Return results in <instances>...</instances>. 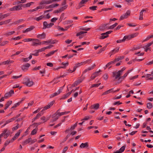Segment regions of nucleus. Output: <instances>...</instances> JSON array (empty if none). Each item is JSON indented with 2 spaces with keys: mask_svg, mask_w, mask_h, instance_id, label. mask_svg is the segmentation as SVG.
Wrapping results in <instances>:
<instances>
[{
  "mask_svg": "<svg viewBox=\"0 0 153 153\" xmlns=\"http://www.w3.org/2000/svg\"><path fill=\"white\" fill-rule=\"evenodd\" d=\"M68 5H65L63 7H62L59 8V9L61 11H63L64 10L66 9L67 7H68Z\"/></svg>",
  "mask_w": 153,
  "mask_h": 153,
  "instance_id": "obj_47",
  "label": "nucleus"
},
{
  "mask_svg": "<svg viewBox=\"0 0 153 153\" xmlns=\"http://www.w3.org/2000/svg\"><path fill=\"white\" fill-rule=\"evenodd\" d=\"M60 109H59L58 110H57L56 113H55V114H56V115H58V116H59H59H61L62 115H63L65 114H67L70 112V111H65L63 112H60L59 113V111Z\"/></svg>",
  "mask_w": 153,
  "mask_h": 153,
  "instance_id": "obj_9",
  "label": "nucleus"
},
{
  "mask_svg": "<svg viewBox=\"0 0 153 153\" xmlns=\"http://www.w3.org/2000/svg\"><path fill=\"white\" fill-rule=\"evenodd\" d=\"M8 130L7 129H5L3 132L0 134V135H2V136H3L6 133V132H7Z\"/></svg>",
  "mask_w": 153,
  "mask_h": 153,
  "instance_id": "obj_64",
  "label": "nucleus"
},
{
  "mask_svg": "<svg viewBox=\"0 0 153 153\" xmlns=\"http://www.w3.org/2000/svg\"><path fill=\"white\" fill-rule=\"evenodd\" d=\"M57 28L59 30H62L64 31H65L67 30V29H64L63 27H62L59 26H58Z\"/></svg>",
  "mask_w": 153,
  "mask_h": 153,
  "instance_id": "obj_52",
  "label": "nucleus"
},
{
  "mask_svg": "<svg viewBox=\"0 0 153 153\" xmlns=\"http://www.w3.org/2000/svg\"><path fill=\"white\" fill-rule=\"evenodd\" d=\"M99 103H96L92 105L90 107V108L91 109H94L95 110H97L99 108Z\"/></svg>",
  "mask_w": 153,
  "mask_h": 153,
  "instance_id": "obj_15",
  "label": "nucleus"
},
{
  "mask_svg": "<svg viewBox=\"0 0 153 153\" xmlns=\"http://www.w3.org/2000/svg\"><path fill=\"white\" fill-rule=\"evenodd\" d=\"M45 17L44 16L42 15H41V16H39V17H38L37 18H35L34 19L36 20L37 21H39V20H42V19H43V18H44Z\"/></svg>",
  "mask_w": 153,
  "mask_h": 153,
  "instance_id": "obj_28",
  "label": "nucleus"
},
{
  "mask_svg": "<svg viewBox=\"0 0 153 153\" xmlns=\"http://www.w3.org/2000/svg\"><path fill=\"white\" fill-rule=\"evenodd\" d=\"M23 83L27 86L30 87L33 84V81H30V79L27 78H25L24 79Z\"/></svg>",
  "mask_w": 153,
  "mask_h": 153,
  "instance_id": "obj_2",
  "label": "nucleus"
},
{
  "mask_svg": "<svg viewBox=\"0 0 153 153\" xmlns=\"http://www.w3.org/2000/svg\"><path fill=\"white\" fill-rule=\"evenodd\" d=\"M21 103V101H20L18 102L15 103L14 105L11 108V109L12 110L14 108H16Z\"/></svg>",
  "mask_w": 153,
  "mask_h": 153,
  "instance_id": "obj_29",
  "label": "nucleus"
},
{
  "mask_svg": "<svg viewBox=\"0 0 153 153\" xmlns=\"http://www.w3.org/2000/svg\"><path fill=\"white\" fill-rule=\"evenodd\" d=\"M12 101L11 100L8 101L5 105V107L4 109H7L9 106L12 104Z\"/></svg>",
  "mask_w": 153,
  "mask_h": 153,
  "instance_id": "obj_26",
  "label": "nucleus"
},
{
  "mask_svg": "<svg viewBox=\"0 0 153 153\" xmlns=\"http://www.w3.org/2000/svg\"><path fill=\"white\" fill-rule=\"evenodd\" d=\"M15 33L14 31L9 32L6 33V35L8 36H10Z\"/></svg>",
  "mask_w": 153,
  "mask_h": 153,
  "instance_id": "obj_57",
  "label": "nucleus"
},
{
  "mask_svg": "<svg viewBox=\"0 0 153 153\" xmlns=\"http://www.w3.org/2000/svg\"><path fill=\"white\" fill-rule=\"evenodd\" d=\"M87 33V32L81 31L79 33H77L76 34V36H80L81 35H82V34H83L84 33Z\"/></svg>",
  "mask_w": 153,
  "mask_h": 153,
  "instance_id": "obj_45",
  "label": "nucleus"
},
{
  "mask_svg": "<svg viewBox=\"0 0 153 153\" xmlns=\"http://www.w3.org/2000/svg\"><path fill=\"white\" fill-rule=\"evenodd\" d=\"M97 8V6H93L90 7H89V9L92 10L94 11L96 10V8Z\"/></svg>",
  "mask_w": 153,
  "mask_h": 153,
  "instance_id": "obj_48",
  "label": "nucleus"
},
{
  "mask_svg": "<svg viewBox=\"0 0 153 153\" xmlns=\"http://www.w3.org/2000/svg\"><path fill=\"white\" fill-rule=\"evenodd\" d=\"M22 7H21V6L19 5L17 6H15L10 9V10L12 11H18L22 10Z\"/></svg>",
  "mask_w": 153,
  "mask_h": 153,
  "instance_id": "obj_7",
  "label": "nucleus"
},
{
  "mask_svg": "<svg viewBox=\"0 0 153 153\" xmlns=\"http://www.w3.org/2000/svg\"><path fill=\"white\" fill-rule=\"evenodd\" d=\"M112 32V31L109 30L107 31L105 33H103L101 34V36L100 38V39H104L108 37V34H110Z\"/></svg>",
  "mask_w": 153,
  "mask_h": 153,
  "instance_id": "obj_3",
  "label": "nucleus"
},
{
  "mask_svg": "<svg viewBox=\"0 0 153 153\" xmlns=\"http://www.w3.org/2000/svg\"><path fill=\"white\" fill-rule=\"evenodd\" d=\"M90 0H82L79 4V6L80 7H81L84 6L83 4H85L86 2H88Z\"/></svg>",
  "mask_w": 153,
  "mask_h": 153,
  "instance_id": "obj_20",
  "label": "nucleus"
},
{
  "mask_svg": "<svg viewBox=\"0 0 153 153\" xmlns=\"http://www.w3.org/2000/svg\"><path fill=\"white\" fill-rule=\"evenodd\" d=\"M32 42V45L33 46H37L38 45H41L42 43L39 40L38 42Z\"/></svg>",
  "mask_w": 153,
  "mask_h": 153,
  "instance_id": "obj_27",
  "label": "nucleus"
},
{
  "mask_svg": "<svg viewBox=\"0 0 153 153\" xmlns=\"http://www.w3.org/2000/svg\"><path fill=\"white\" fill-rule=\"evenodd\" d=\"M101 71L100 70H99V71H96L91 76V78L92 79H94L95 78L99 75L98 74L99 72Z\"/></svg>",
  "mask_w": 153,
  "mask_h": 153,
  "instance_id": "obj_11",
  "label": "nucleus"
},
{
  "mask_svg": "<svg viewBox=\"0 0 153 153\" xmlns=\"http://www.w3.org/2000/svg\"><path fill=\"white\" fill-rule=\"evenodd\" d=\"M96 66L95 64H94L92 66L88 67V68L86 69L83 72V74H85L88 71L93 69Z\"/></svg>",
  "mask_w": 153,
  "mask_h": 153,
  "instance_id": "obj_12",
  "label": "nucleus"
},
{
  "mask_svg": "<svg viewBox=\"0 0 153 153\" xmlns=\"http://www.w3.org/2000/svg\"><path fill=\"white\" fill-rule=\"evenodd\" d=\"M34 52H36L35 53H33L31 55H33L35 56H39V52L37 50H35V51H34Z\"/></svg>",
  "mask_w": 153,
  "mask_h": 153,
  "instance_id": "obj_51",
  "label": "nucleus"
},
{
  "mask_svg": "<svg viewBox=\"0 0 153 153\" xmlns=\"http://www.w3.org/2000/svg\"><path fill=\"white\" fill-rule=\"evenodd\" d=\"M113 73V77H115V79H118V80H120V79H119V78L120 77V75L119 74L118 72H114L112 73Z\"/></svg>",
  "mask_w": 153,
  "mask_h": 153,
  "instance_id": "obj_13",
  "label": "nucleus"
},
{
  "mask_svg": "<svg viewBox=\"0 0 153 153\" xmlns=\"http://www.w3.org/2000/svg\"><path fill=\"white\" fill-rule=\"evenodd\" d=\"M11 142V140H7V141H6L4 144V146H7Z\"/></svg>",
  "mask_w": 153,
  "mask_h": 153,
  "instance_id": "obj_55",
  "label": "nucleus"
},
{
  "mask_svg": "<svg viewBox=\"0 0 153 153\" xmlns=\"http://www.w3.org/2000/svg\"><path fill=\"white\" fill-rule=\"evenodd\" d=\"M14 120V118H13L6 121L5 123L7 124L11 122Z\"/></svg>",
  "mask_w": 153,
  "mask_h": 153,
  "instance_id": "obj_43",
  "label": "nucleus"
},
{
  "mask_svg": "<svg viewBox=\"0 0 153 153\" xmlns=\"http://www.w3.org/2000/svg\"><path fill=\"white\" fill-rule=\"evenodd\" d=\"M45 37L46 34L44 32H43L41 34H39L37 36V37L39 39H44L45 38Z\"/></svg>",
  "mask_w": 153,
  "mask_h": 153,
  "instance_id": "obj_17",
  "label": "nucleus"
},
{
  "mask_svg": "<svg viewBox=\"0 0 153 153\" xmlns=\"http://www.w3.org/2000/svg\"><path fill=\"white\" fill-rule=\"evenodd\" d=\"M146 10L145 9L142 10L140 12L139 19L140 20H143V12L146 11Z\"/></svg>",
  "mask_w": 153,
  "mask_h": 153,
  "instance_id": "obj_21",
  "label": "nucleus"
},
{
  "mask_svg": "<svg viewBox=\"0 0 153 153\" xmlns=\"http://www.w3.org/2000/svg\"><path fill=\"white\" fill-rule=\"evenodd\" d=\"M9 62L8 60H7V61H4L3 62H2L0 64V65H1L2 64H4V65H6V64H9Z\"/></svg>",
  "mask_w": 153,
  "mask_h": 153,
  "instance_id": "obj_61",
  "label": "nucleus"
},
{
  "mask_svg": "<svg viewBox=\"0 0 153 153\" xmlns=\"http://www.w3.org/2000/svg\"><path fill=\"white\" fill-rule=\"evenodd\" d=\"M14 94V92L13 90H11L9 92L5 94L4 95V98L5 99L8 98V97H11L12 94Z\"/></svg>",
  "mask_w": 153,
  "mask_h": 153,
  "instance_id": "obj_8",
  "label": "nucleus"
},
{
  "mask_svg": "<svg viewBox=\"0 0 153 153\" xmlns=\"http://www.w3.org/2000/svg\"><path fill=\"white\" fill-rule=\"evenodd\" d=\"M51 5L52 6V8H54L55 7L58 6L59 5V4L57 3L53 4H51Z\"/></svg>",
  "mask_w": 153,
  "mask_h": 153,
  "instance_id": "obj_63",
  "label": "nucleus"
},
{
  "mask_svg": "<svg viewBox=\"0 0 153 153\" xmlns=\"http://www.w3.org/2000/svg\"><path fill=\"white\" fill-rule=\"evenodd\" d=\"M153 107L152 104L151 102H149L147 104V107L149 109L152 108Z\"/></svg>",
  "mask_w": 153,
  "mask_h": 153,
  "instance_id": "obj_35",
  "label": "nucleus"
},
{
  "mask_svg": "<svg viewBox=\"0 0 153 153\" xmlns=\"http://www.w3.org/2000/svg\"><path fill=\"white\" fill-rule=\"evenodd\" d=\"M11 20V19H9L8 20H6L4 21V24H7L8 23H9Z\"/></svg>",
  "mask_w": 153,
  "mask_h": 153,
  "instance_id": "obj_59",
  "label": "nucleus"
},
{
  "mask_svg": "<svg viewBox=\"0 0 153 153\" xmlns=\"http://www.w3.org/2000/svg\"><path fill=\"white\" fill-rule=\"evenodd\" d=\"M108 25V24H101L100 26L99 29L101 31H104L105 29L108 30V27L107 26Z\"/></svg>",
  "mask_w": 153,
  "mask_h": 153,
  "instance_id": "obj_5",
  "label": "nucleus"
},
{
  "mask_svg": "<svg viewBox=\"0 0 153 153\" xmlns=\"http://www.w3.org/2000/svg\"><path fill=\"white\" fill-rule=\"evenodd\" d=\"M59 118V116L57 115H56L51 120V122L53 123L55 121H56Z\"/></svg>",
  "mask_w": 153,
  "mask_h": 153,
  "instance_id": "obj_36",
  "label": "nucleus"
},
{
  "mask_svg": "<svg viewBox=\"0 0 153 153\" xmlns=\"http://www.w3.org/2000/svg\"><path fill=\"white\" fill-rule=\"evenodd\" d=\"M34 3L33 2H30L29 3H27L26 4V6L27 7H30L32 4Z\"/></svg>",
  "mask_w": 153,
  "mask_h": 153,
  "instance_id": "obj_62",
  "label": "nucleus"
},
{
  "mask_svg": "<svg viewBox=\"0 0 153 153\" xmlns=\"http://www.w3.org/2000/svg\"><path fill=\"white\" fill-rule=\"evenodd\" d=\"M31 140V138H29L26 140L23 141L22 143V145L23 146H24L28 143H29L30 141Z\"/></svg>",
  "mask_w": 153,
  "mask_h": 153,
  "instance_id": "obj_19",
  "label": "nucleus"
},
{
  "mask_svg": "<svg viewBox=\"0 0 153 153\" xmlns=\"http://www.w3.org/2000/svg\"><path fill=\"white\" fill-rule=\"evenodd\" d=\"M110 64L109 63H108L103 68L104 69V70H105L106 68L108 67H109L108 68V69H109L110 68H111L112 66H110Z\"/></svg>",
  "mask_w": 153,
  "mask_h": 153,
  "instance_id": "obj_50",
  "label": "nucleus"
},
{
  "mask_svg": "<svg viewBox=\"0 0 153 153\" xmlns=\"http://www.w3.org/2000/svg\"><path fill=\"white\" fill-rule=\"evenodd\" d=\"M83 65L82 62H81L80 63H77L75 65V66L74 67V71H75L76 69V68L78 67H79L80 66Z\"/></svg>",
  "mask_w": 153,
  "mask_h": 153,
  "instance_id": "obj_24",
  "label": "nucleus"
},
{
  "mask_svg": "<svg viewBox=\"0 0 153 153\" xmlns=\"http://www.w3.org/2000/svg\"><path fill=\"white\" fill-rule=\"evenodd\" d=\"M9 16V13H7L3 15H1L0 17V21H1L4 18H5Z\"/></svg>",
  "mask_w": 153,
  "mask_h": 153,
  "instance_id": "obj_30",
  "label": "nucleus"
},
{
  "mask_svg": "<svg viewBox=\"0 0 153 153\" xmlns=\"http://www.w3.org/2000/svg\"><path fill=\"white\" fill-rule=\"evenodd\" d=\"M138 33H135L130 35L131 39L137 36L138 35Z\"/></svg>",
  "mask_w": 153,
  "mask_h": 153,
  "instance_id": "obj_49",
  "label": "nucleus"
},
{
  "mask_svg": "<svg viewBox=\"0 0 153 153\" xmlns=\"http://www.w3.org/2000/svg\"><path fill=\"white\" fill-rule=\"evenodd\" d=\"M141 48V46L138 45L137 46H134L133 48L131 50V51H134L140 49Z\"/></svg>",
  "mask_w": 153,
  "mask_h": 153,
  "instance_id": "obj_42",
  "label": "nucleus"
},
{
  "mask_svg": "<svg viewBox=\"0 0 153 153\" xmlns=\"http://www.w3.org/2000/svg\"><path fill=\"white\" fill-rule=\"evenodd\" d=\"M37 128H35L32 131L31 134L33 135L36 134L37 132Z\"/></svg>",
  "mask_w": 153,
  "mask_h": 153,
  "instance_id": "obj_38",
  "label": "nucleus"
},
{
  "mask_svg": "<svg viewBox=\"0 0 153 153\" xmlns=\"http://www.w3.org/2000/svg\"><path fill=\"white\" fill-rule=\"evenodd\" d=\"M22 131V130L20 129L19 131L16 133L14 137H13V138L11 140V142H13L14 140H16L19 136L20 134V133Z\"/></svg>",
  "mask_w": 153,
  "mask_h": 153,
  "instance_id": "obj_6",
  "label": "nucleus"
},
{
  "mask_svg": "<svg viewBox=\"0 0 153 153\" xmlns=\"http://www.w3.org/2000/svg\"><path fill=\"white\" fill-rule=\"evenodd\" d=\"M62 89H59L58 91L56 92H55L54 93L51 94L50 96L51 98L55 96H56L59 94L61 92L62 90Z\"/></svg>",
  "mask_w": 153,
  "mask_h": 153,
  "instance_id": "obj_10",
  "label": "nucleus"
},
{
  "mask_svg": "<svg viewBox=\"0 0 153 153\" xmlns=\"http://www.w3.org/2000/svg\"><path fill=\"white\" fill-rule=\"evenodd\" d=\"M68 96L66 94L62 96V97L60 98V100H64L67 97H68Z\"/></svg>",
  "mask_w": 153,
  "mask_h": 153,
  "instance_id": "obj_60",
  "label": "nucleus"
},
{
  "mask_svg": "<svg viewBox=\"0 0 153 153\" xmlns=\"http://www.w3.org/2000/svg\"><path fill=\"white\" fill-rule=\"evenodd\" d=\"M30 66V64L29 63H27L25 65H23L22 67V68L23 70L25 71V70H27Z\"/></svg>",
  "mask_w": 153,
  "mask_h": 153,
  "instance_id": "obj_16",
  "label": "nucleus"
},
{
  "mask_svg": "<svg viewBox=\"0 0 153 153\" xmlns=\"http://www.w3.org/2000/svg\"><path fill=\"white\" fill-rule=\"evenodd\" d=\"M102 77L104 79L107 80L108 78V74H105L102 76Z\"/></svg>",
  "mask_w": 153,
  "mask_h": 153,
  "instance_id": "obj_58",
  "label": "nucleus"
},
{
  "mask_svg": "<svg viewBox=\"0 0 153 153\" xmlns=\"http://www.w3.org/2000/svg\"><path fill=\"white\" fill-rule=\"evenodd\" d=\"M35 27L33 26H31L30 27L27 28L25 30L23 31V33H25L27 32L30 31L34 28Z\"/></svg>",
  "mask_w": 153,
  "mask_h": 153,
  "instance_id": "obj_23",
  "label": "nucleus"
},
{
  "mask_svg": "<svg viewBox=\"0 0 153 153\" xmlns=\"http://www.w3.org/2000/svg\"><path fill=\"white\" fill-rule=\"evenodd\" d=\"M120 47H118V48H116L115 49L112 50L109 53V54H110V56H111L112 54L114 53H115L117 52H118L119 50Z\"/></svg>",
  "mask_w": 153,
  "mask_h": 153,
  "instance_id": "obj_18",
  "label": "nucleus"
},
{
  "mask_svg": "<svg viewBox=\"0 0 153 153\" xmlns=\"http://www.w3.org/2000/svg\"><path fill=\"white\" fill-rule=\"evenodd\" d=\"M21 126H19V124L18 123L17 124L16 126H15L13 127L12 128V130L13 131H15L16 130H17L19 128H20L21 127Z\"/></svg>",
  "mask_w": 153,
  "mask_h": 153,
  "instance_id": "obj_37",
  "label": "nucleus"
},
{
  "mask_svg": "<svg viewBox=\"0 0 153 153\" xmlns=\"http://www.w3.org/2000/svg\"><path fill=\"white\" fill-rule=\"evenodd\" d=\"M132 69L129 70L127 71L123 76H121L119 78V79H121V82L122 81L127 75L131 71Z\"/></svg>",
  "mask_w": 153,
  "mask_h": 153,
  "instance_id": "obj_14",
  "label": "nucleus"
},
{
  "mask_svg": "<svg viewBox=\"0 0 153 153\" xmlns=\"http://www.w3.org/2000/svg\"><path fill=\"white\" fill-rule=\"evenodd\" d=\"M88 143L86 142L85 143H82L80 146V147L81 148H83L85 147H88Z\"/></svg>",
  "mask_w": 153,
  "mask_h": 153,
  "instance_id": "obj_22",
  "label": "nucleus"
},
{
  "mask_svg": "<svg viewBox=\"0 0 153 153\" xmlns=\"http://www.w3.org/2000/svg\"><path fill=\"white\" fill-rule=\"evenodd\" d=\"M117 25L118 23H115L114 24H113V25H111L109 27H108V29H113L116 26H117Z\"/></svg>",
  "mask_w": 153,
  "mask_h": 153,
  "instance_id": "obj_32",
  "label": "nucleus"
},
{
  "mask_svg": "<svg viewBox=\"0 0 153 153\" xmlns=\"http://www.w3.org/2000/svg\"><path fill=\"white\" fill-rule=\"evenodd\" d=\"M57 51V50L55 51H53L51 52H49L48 54H47L46 55V57H48L50 56H51V55L53 54L56 52Z\"/></svg>",
  "mask_w": 153,
  "mask_h": 153,
  "instance_id": "obj_31",
  "label": "nucleus"
},
{
  "mask_svg": "<svg viewBox=\"0 0 153 153\" xmlns=\"http://www.w3.org/2000/svg\"><path fill=\"white\" fill-rule=\"evenodd\" d=\"M77 123H76L74 125L71 126L70 128L71 129V131H72L73 130H74V129H75V128L77 126Z\"/></svg>",
  "mask_w": 153,
  "mask_h": 153,
  "instance_id": "obj_56",
  "label": "nucleus"
},
{
  "mask_svg": "<svg viewBox=\"0 0 153 153\" xmlns=\"http://www.w3.org/2000/svg\"><path fill=\"white\" fill-rule=\"evenodd\" d=\"M50 3L49 0L48 1L44 0L40 2V4L41 5L48 4H50Z\"/></svg>",
  "mask_w": 153,
  "mask_h": 153,
  "instance_id": "obj_25",
  "label": "nucleus"
},
{
  "mask_svg": "<svg viewBox=\"0 0 153 153\" xmlns=\"http://www.w3.org/2000/svg\"><path fill=\"white\" fill-rule=\"evenodd\" d=\"M125 41V40L127 39V40H129L131 39V37L130 35H128V36H125L123 38Z\"/></svg>",
  "mask_w": 153,
  "mask_h": 153,
  "instance_id": "obj_39",
  "label": "nucleus"
},
{
  "mask_svg": "<svg viewBox=\"0 0 153 153\" xmlns=\"http://www.w3.org/2000/svg\"><path fill=\"white\" fill-rule=\"evenodd\" d=\"M126 146L124 145L123 146H122L118 150L119 152H121L122 153V152H123L125 150V149L126 148Z\"/></svg>",
  "mask_w": 153,
  "mask_h": 153,
  "instance_id": "obj_40",
  "label": "nucleus"
},
{
  "mask_svg": "<svg viewBox=\"0 0 153 153\" xmlns=\"http://www.w3.org/2000/svg\"><path fill=\"white\" fill-rule=\"evenodd\" d=\"M126 68L124 67H123L119 71H118L117 72L119 74H120V75L122 74L123 71H124L126 69Z\"/></svg>",
  "mask_w": 153,
  "mask_h": 153,
  "instance_id": "obj_46",
  "label": "nucleus"
},
{
  "mask_svg": "<svg viewBox=\"0 0 153 153\" xmlns=\"http://www.w3.org/2000/svg\"><path fill=\"white\" fill-rule=\"evenodd\" d=\"M54 102L55 101H53L50 102L48 103V105L45 106L41 111L40 112H39L37 114H38L40 117L44 113V112H43V111L51 107L54 103Z\"/></svg>",
  "mask_w": 153,
  "mask_h": 153,
  "instance_id": "obj_1",
  "label": "nucleus"
},
{
  "mask_svg": "<svg viewBox=\"0 0 153 153\" xmlns=\"http://www.w3.org/2000/svg\"><path fill=\"white\" fill-rule=\"evenodd\" d=\"M101 84V83H99L97 84H94L91 85V88H92L94 87H98Z\"/></svg>",
  "mask_w": 153,
  "mask_h": 153,
  "instance_id": "obj_53",
  "label": "nucleus"
},
{
  "mask_svg": "<svg viewBox=\"0 0 153 153\" xmlns=\"http://www.w3.org/2000/svg\"><path fill=\"white\" fill-rule=\"evenodd\" d=\"M130 10H128L126 13L120 17V20H123L125 19H126L128 18V16L130 15Z\"/></svg>",
  "mask_w": 153,
  "mask_h": 153,
  "instance_id": "obj_4",
  "label": "nucleus"
},
{
  "mask_svg": "<svg viewBox=\"0 0 153 153\" xmlns=\"http://www.w3.org/2000/svg\"><path fill=\"white\" fill-rule=\"evenodd\" d=\"M39 41V39L32 38H27V42L33 41L38 42Z\"/></svg>",
  "mask_w": 153,
  "mask_h": 153,
  "instance_id": "obj_34",
  "label": "nucleus"
},
{
  "mask_svg": "<svg viewBox=\"0 0 153 153\" xmlns=\"http://www.w3.org/2000/svg\"><path fill=\"white\" fill-rule=\"evenodd\" d=\"M153 44V42H150L147 45H146L145 46L143 47V48H149V47L151 46L152 44Z\"/></svg>",
  "mask_w": 153,
  "mask_h": 153,
  "instance_id": "obj_44",
  "label": "nucleus"
},
{
  "mask_svg": "<svg viewBox=\"0 0 153 153\" xmlns=\"http://www.w3.org/2000/svg\"><path fill=\"white\" fill-rule=\"evenodd\" d=\"M91 59H88L87 60L82 62L83 65H85L86 64H88L91 62Z\"/></svg>",
  "mask_w": 153,
  "mask_h": 153,
  "instance_id": "obj_33",
  "label": "nucleus"
},
{
  "mask_svg": "<svg viewBox=\"0 0 153 153\" xmlns=\"http://www.w3.org/2000/svg\"><path fill=\"white\" fill-rule=\"evenodd\" d=\"M8 43V41H5L3 42L2 43H1L0 44V45L1 46H3L5 45L6 44H7Z\"/></svg>",
  "mask_w": 153,
  "mask_h": 153,
  "instance_id": "obj_54",
  "label": "nucleus"
},
{
  "mask_svg": "<svg viewBox=\"0 0 153 153\" xmlns=\"http://www.w3.org/2000/svg\"><path fill=\"white\" fill-rule=\"evenodd\" d=\"M43 27L42 28L43 29H45L47 28V26H48V24L46 21H45L43 22Z\"/></svg>",
  "mask_w": 153,
  "mask_h": 153,
  "instance_id": "obj_41",
  "label": "nucleus"
}]
</instances>
